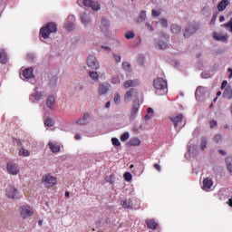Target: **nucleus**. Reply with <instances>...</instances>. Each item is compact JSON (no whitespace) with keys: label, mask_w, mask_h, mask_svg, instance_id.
I'll use <instances>...</instances> for the list:
<instances>
[{"label":"nucleus","mask_w":232,"mask_h":232,"mask_svg":"<svg viewBox=\"0 0 232 232\" xmlns=\"http://www.w3.org/2000/svg\"><path fill=\"white\" fill-rule=\"evenodd\" d=\"M55 32H57V24L48 23L40 29V35H42L43 39H49L50 34H55Z\"/></svg>","instance_id":"nucleus-1"},{"label":"nucleus","mask_w":232,"mask_h":232,"mask_svg":"<svg viewBox=\"0 0 232 232\" xmlns=\"http://www.w3.org/2000/svg\"><path fill=\"white\" fill-rule=\"evenodd\" d=\"M153 86L156 90L163 92L162 95L168 93V82L162 78H157L153 82Z\"/></svg>","instance_id":"nucleus-2"},{"label":"nucleus","mask_w":232,"mask_h":232,"mask_svg":"<svg viewBox=\"0 0 232 232\" xmlns=\"http://www.w3.org/2000/svg\"><path fill=\"white\" fill-rule=\"evenodd\" d=\"M77 3L79 6H86L87 8H92V10H94V12H98V10H101V5L98 4V2L92 1V0H77Z\"/></svg>","instance_id":"nucleus-3"},{"label":"nucleus","mask_w":232,"mask_h":232,"mask_svg":"<svg viewBox=\"0 0 232 232\" xmlns=\"http://www.w3.org/2000/svg\"><path fill=\"white\" fill-rule=\"evenodd\" d=\"M42 183L45 186V188H53L57 184V178L46 174L42 178Z\"/></svg>","instance_id":"nucleus-4"},{"label":"nucleus","mask_w":232,"mask_h":232,"mask_svg":"<svg viewBox=\"0 0 232 232\" xmlns=\"http://www.w3.org/2000/svg\"><path fill=\"white\" fill-rule=\"evenodd\" d=\"M5 196L7 198H11L12 200H15L19 196V190L14 186L10 185L5 189Z\"/></svg>","instance_id":"nucleus-5"},{"label":"nucleus","mask_w":232,"mask_h":232,"mask_svg":"<svg viewBox=\"0 0 232 232\" xmlns=\"http://www.w3.org/2000/svg\"><path fill=\"white\" fill-rule=\"evenodd\" d=\"M198 28H200V24H188L186 27L185 32L183 33L184 37H191V35H193V34L197 33Z\"/></svg>","instance_id":"nucleus-6"},{"label":"nucleus","mask_w":232,"mask_h":232,"mask_svg":"<svg viewBox=\"0 0 232 232\" xmlns=\"http://www.w3.org/2000/svg\"><path fill=\"white\" fill-rule=\"evenodd\" d=\"M34 215V209H32L29 206H22L20 208V216L22 218L26 219L30 218Z\"/></svg>","instance_id":"nucleus-7"},{"label":"nucleus","mask_w":232,"mask_h":232,"mask_svg":"<svg viewBox=\"0 0 232 232\" xmlns=\"http://www.w3.org/2000/svg\"><path fill=\"white\" fill-rule=\"evenodd\" d=\"M6 169L9 175H19V167L14 161L7 162Z\"/></svg>","instance_id":"nucleus-8"},{"label":"nucleus","mask_w":232,"mask_h":232,"mask_svg":"<svg viewBox=\"0 0 232 232\" xmlns=\"http://www.w3.org/2000/svg\"><path fill=\"white\" fill-rule=\"evenodd\" d=\"M169 121H171L174 128H179V124H182V121H184V115L182 113L177 114L176 116L169 117Z\"/></svg>","instance_id":"nucleus-9"},{"label":"nucleus","mask_w":232,"mask_h":232,"mask_svg":"<svg viewBox=\"0 0 232 232\" xmlns=\"http://www.w3.org/2000/svg\"><path fill=\"white\" fill-rule=\"evenodd\" d=\"M87 65L89 66V68H92V70L99 69V62L97 61V58L94 55L88 56Z\"/></svg>","instance_id":"nucleus-10"},{"label":"nucleus","mask_w":232,"mask_h":232,"mask_svg":"<svg viewBox=\"0 0 232 232\" xmlns=\"http://www.w3.org/2000/svg\"><path fill=\"white\" fill-rule=\"evenodd\" d=\"M135 95H137V91L133 88L130 89L125 93L124 102H130V101H131V99L135 97Z\"/></svg>","instance_id":"nucleus-11"},{"label":"nucleus","mask_w":232,"mask_h":232,"mask_svg":"<svg viewBox=\"0 0 232 232\" xmlns=\"http://www.w3.org/2000/svg\"><path fill=\"white\" fill-rule=\"evenodd\" d=\"M139 80H128L124 82L123 87L125 90H128V88H135V86H139Z\"/></svg>","instance_id":"nucleus-12"},{"label":"nucleus","mask_w":232,"mask_h":232,"mask_svg":"<svg viewBox=\"0 0 232 232\" xmlns=\"http://www.w3.org/2000/svg\"><path fill=\"white\" fill-rule=\"evenodd\" d=\"M137 113H139V99L138 98L133 102V105L130 112L131 119H134L135 117H137Z\"/></svg>","instance_id":"nucleus-13"},{"label":"nucleus","mask_w":232,"mask_h":232,"mask_svg":"<svg viewBox=\"0 0 232 232\" xmlns=\"http://www.w3.org/2000/svg\"><path fill=\"white\" fill-rule=\"evenodd\" d=\"M44 97V94L43 92H35L30 95L29 100L31 102H38V101H41Z\"/></svg>","instance_id":"nucleus-14"},{"label":"nucleus","mask_w":232,"mask_h":232,"mask_svg":"<svg viewBox=\"0 0 232 232\" xmlns=\"http://www.w3.org/2000/svg\"><path fill=\"white\" fill-rule=\"evenodd\" d=\"M213 188V180L209 178L203 179V189L204 191H209Z\"/></svg>","instance_id":"nucleus-15"},{"label":"nucleus","mask_w":232,"mask_h":232,"mask_svg":"<svg viewBox=\"0 0 232 232\" xmlns=\"http://www.w3.org/2000/svg\"><path fill=\"white\" fill-rule=\"evenodd\" d=\"M145 223L147 224V227L152 230L157 229V227L159 226V224H157V221H155V219H147Z\"/></svg>","instance_id":"nucleus-16"},{"label":"nucleus","mask_w":232,"mask_h":232,"mask_svg":"<svg viewBox=\"0 0 232 232\" xmlns=\"http://www.w3.org/2000/svg\"><path fill=\"white\" fill-rule=\"evenodd\" d=\"M23 75L24 79H34V69L33 68H27L24 70Z\"/></svg>","instance_id":"nucleus-17"},{"label":"nucleus","mask_w":232,"mask_h":232,"mask_svg":"<svg viewBox=\"0 0 232 232\" xmlns=\"http://www.w3.org/2000/svg\"><path fill=\"white\" fill-rule=\"evenodd\" d=\"M227 6H229V1L228 0H222L218 5V12H224V10L226 8H227Z\"/></svg>","instance_id":"nucleus-18"},{"label":"nucleus","mask_w":232,"mask_h":232,"mask_svg":"<svg viewBox=\"0 0 232 232\" xmlns=\"http://www.w3.org/2000/svg\"><path fill=\"white\" fill-rule=\"evenodd\" d=\"M48 146L53 153H59V151H61V146L57 143L49 142Z\"/></svg>","instance_id":"nucleus-19"},{"label":"nucleus","mask_w":232,"mask_h":232,"mask_svg":"<svg viewBox=\"0 0 232 232\" xmlns=\"http://www.w3.org/2000/svg\"><path fill=\"white\" fill-rule=\"evenodd\" d=\"M88 119H90V115L88 113H85L82 118H80L76 122L77 124H80L81 126H84L88 124Z\"/></svg>","instance_id":"nucleus-20"},{"label":"nucleus","mask_w":232,"mask_h":232,"mask_svg":"<svg viewBox=\"0 0 232 232\" xmlns=\"http://www.w3.org/2000/svg\"><path fill=\"white\" fill-rule=\"evenodd\" d=\"M224 99H232V89L231 87H227L223 92Z\"/></svg>","instance_id":"nucleus-21"},{"label":"nucleus","mask_w":232,"mask_h":232,"mask_svg":"<svg viewBox=\"0 0 232 232\" xmlns=\"http://www.w3.org/2000/svg\"><path fill=\"white\" fill-rule=\"evenodd\" d=\"M213 37L214 39H216V41H227V36L218 34V33H214L213 34Z\"/></svg>","instance_id":"nucleus-22"},{"label":"nucleus","mask_w":232,"mask_h":232,"mask_svg":"<svg viewBox=\"0 0 232 232\" xmlns=\"http://www.w3.org/2000/svg\"><path fill=\"white\" fill-rule=\"evenodd\" d=\"M102 32H108V28H110V22L106 18H102Z\"/></svg>","instance_id":"nucleus-23"},{"label":"nucleus","mask_w":232,"mask_h":232,"mask_svg":"<svg viewBox=\"0 0 232 232\" xmlns=\"http://www.w3.org/2000/svg\"><path fill=\"white\" fill-rule=\"evenodd\" d=\"M18 155H20V157H30V150L22 147L19 150Z\"/></svg>","instance_id":"nucleus-24"},{"label":"nucleus","mask_w":232,"mask_h":232,"mask_svg":"<svg viewBox=\"0 0 232 232\" xmlns=\"http://www.w3.org/2000/svg\"><path fill=\"white\" fill-rule=\"evenodd\" d=\"M128 146H140V140L139 138H132L129 140Z\"/></svg>","instance_id":"nucleus-25"},{"label":"nucleus","mask_w":232,"mask_h":232,"mask_svg":"<svg viewBox=\"0 0 232 232\" xmlns=\"http://www.w3.org/2000/svg\"><path fill=\"white\" fill-rule=\"evenodd\" d=\"M53 104H55V97L49 96L46 101V105L49 108V110H52V106H53Z\"/></svg>","instance_id":"nucleus-26"},{"label":"nucleus","mask_w":232,"mask_h":232,"mask_svg":"<svg viewBox=\"0 0 232 232\" xmlns=\"http://www.w3.org/2000/svg\"><path fill=\"white\" fill-rule=\"evenodd\" d=\"M144 21H146V11H141L136 20V23H144Z\"/></svg>","instance_id":"nucleus-27"},{"label":"nucleus","mask_w":232,"mask_h":232,"mask_svg":"<svg viewBox=\"0 0 232 232\" xmlns=\"http://www.w3.org/2000/svg\"><path fill=\"white\" fill-rule=\"evenodd\" d=\"M108 86L104 85V84H100L99 85V93L100 95H104L106 93H108Z\"/></svg>","instance_id":"nucleus-28"},{"label":"nucleus","mask_w":232,"mask_h":232,"mask_svg":"<svg viewBox=\"0 0 232 232\" xmlns=\"http://www.w3.org/2000/svg\"><path fill=\"white\" fill-rule=\"evenodd\" d=\"M81 19L83 24H88V23H90V15L86 13L81 14Z\"/></svg>","instance_id":"nucleus-29"},{"label":"nucleus","mask_w":232,"mask_h":232,"mask_svg":"<svg viewBox=\"0 0 232 232\" xmlns=\"http://www.w3.org/2000/svg\"><path fill=\"white\" fill-rule=\"evenodd\" d=\"M170 30H171L172 34H180L182 29L178 24H172L170 27Z\"/></svg>","instance_id":"nucleus-30"},{"label":"nucleus","mask_w":232,"mask_h":232,"mask_svg":"<svg viewBox=\"0 0 232 232\" xmlns=\"http://www.w3.org/2000/svg\"><path fill=\"white\" fill-rule=\"evenodd\" d=\"M122 208H124L125 209H131L133 208V202L132 201H126L124 200L122 202Z\"/></svg>","instance_id":"nucleus-31"},{"label":"nucleus","mask_w":232,"mask_h":232,"mask_svg":"<svg viewBox=\"0 0 232 232\" xmlns=\"http://www.w3.org/2000/svg\"><path fill=\"white\" fill-rule=\"evenodd\" d=\"M0 63L6 64V53L0 51Z\"/></svg>","instance_id":"nucleus-32"},{"label":"nucleus","mask_w":232,"mask_h":232,"mask_svg":"<svg viewBox=\"0 0 232 232\" xmlns=\"http://www.w3.org/2000/svg\"><path fill=\"white\" fill-rule=\"evenodd\" d=\"M227 160V168L230 173H232V157H228L226 159Z\"/></svg>","instance_id":"nucleus-33"},{"label":"nucleus","mask_w":232,"mask_h":232,"mask_svg":"<svg viewBox=\"0 0 232 232\" xmlns=\"http://www.w3.org/2000/svg\"><path fill=\"white\" fill-rule=\"evenodd\" d=\"M89 76L91 77V79H92V81H99V74L97 73V72H89Z\"/></svg>","instance_id":"nucleus-34"},{"label":"nucleus","mask_w":232,"mask_h":232,"mask_svg":"<svg viewBox=\"0 0 232 232\" xmlns=\"http://www.w3.org/2000/svg\"><path fill=\"white\" fill-rule=\"evenodd\" d=\"M54 124H55V122L51 118H47L44 121V125L47 126L48 128H52Z\"/></svg>","instance_id":"nucleus-35"},{"label":"nucleus","mask_w":232,"mask_h":232,"mask_svg":"<svg viewBox=\"0 0 232 232\" xmlns=\"http://www.w3.org/2000/svg\"><path fill=\"white\" fill-rule=\"evenodd\" d=\"M121 66H122L123 70H125V72H131V64H130V63L124 62V63H122Z\"/></svg>","instance_id":"nucleus-36"},{"label":"nucleus","mask_w":232,"mask_h":232,"mask_svg":"<svg viewBox=\"0 0 232 232\" xmlns=\"http://www.w3.org/2000/svg\"><path fill=\"white\" fill-rule=\"evenodd\" d=\"M130 139V133L129 132H124L120 140H121V142H126V140H128Z\"/></svg>","instance_id":"nucleus-37"},{"label":"nucleus","mask_w":232,"mask_h":232,"mask_svg":"<svg viewBox=\"0 0 232 232\" xmlns=\"http://www.w3.org/2000/svg\"><path fill=\"white\" fill-rule=\"evenodd\" d=\"M208 146V139L207 138H202L201 140V144H200V148L202 150H204Z\"/></svg>","instance_id":"nucleus-38"},{"label":"nucleus","mask_w":232,"mask_h":232,"mask_svg":"<svg viewBox=\"0 0 232 232\" xmlns=\"http://www.w3.org/2000/svg\"><path fill=\"white\" fill-rule=\"evenodd\" d=\"M123 177H124V179L127 180V182L131 181L133 179V176H131V173H130V172H125L123 174Z\"/></svg>","instance_id":"nucleus-39"},{"label":"nucleus","mask_w":232,"mask_h":232,"mask_svg":"<svg viewBox=\"0 0 232 232\" xmlns=\"http://www.w3.org/2000/svg\"><path fill=\"white\" fill-rule=\"evenodd\" d=\"M121 103V94L116 93L114 95V104L119 105Z\"/></svg>","instance_id":"nucleus-40"},{"label":"nucleus","mask_w":232,"mask_h":232,"mask_svg":"<svg viewBox=\"0 0 232 232\" xmlns=\"http://www.w3.org/2000/svg\"><path fill=\"white\" fill-rule=\"evenodd\" d=\"M126 39H133L135 37V33L129 31L125 34Z\"/></svg>","instance_id":"nucleus-41"},{"label":"nucleus","mask_w":232,"mask_h":232,"mask_svg":"<svg viewBox=\"0 0 232 232\" xmlns=\"http://www.w3.org/2000/svg\"><path fill=\"white\" fill-rule=\"evenodd\" d=\"M159 47L160 50H166L168 49V44H166V42H160L159 43Z\"/></svg>","instance_id":"nucleus-42"},{"label":"nucleus","mask_w":232,"mask_h":232,"mask_svg":"<svg viewBox=\"0 0 232 232\" xmlns=\"http://www.w3.org/2000/svg\"><path fill=\"white\" fill-rule=\"evenodd\" d=\"M114 180H115V175H113V174L106 177V181L107 182H111V184H113Z\"/></svg>","instance_id":"nucleus-43"},{"label":"nucleus","mask_w":232,"mask_h":232,"mask_svg":"<svg viewBox=\"0 0 232 232\" xmlns=\"http://www.w3.org/2000/svg\"><path fill=\"white\" fill-rule=\"evenodd\" d=\"M112 84H121V78L118 75L112 77Z\"/></svg>","instance_id":"nucleus-44"},{"label":"nucleus","mask_w":232,"mask_h":232,"mask_svg":"<svg viewBox=\"0 0 232 232\" xmlns=\"http://www.w3.org/2000/svg\"><path fill=\"white\" fill-rule=\"evenodd\" d=\"M65 28H66V30H68L69 32H72V30H73V28H74L73 23L66 24Z\"/></svg>","instance_id":"nucleus-45"},{"label":"nucleus","mask_w":232,"mask_h":232,"mask_svg":"<svg viewBox=\"0 0 232 232\" xmlns=\"http://www.w3.org/2000/svg\"><path fill=\"white\" fill-rule=\"evenodd\" d=\"M111 142H112L113 146H120L121 145V141L117 138H112Z\"/></svg>","instance_id":"nucleus-46"},{"label":"nucleus","mask_w":232,"mask_h":232,"mask_svg":"<svg viewBox=\"0 0 232 232\" xmlns=\"http://www.w3.org/2000/svg\"><path fill=\"white\" fill-rule=\"evenodd\" d=\"M214 142H220V140H222V136L220 134H217L214 138H213Z\"/></svg>","instance_id":"nucleus-47"},{"label":"nucleus","mask_w":232,"mask_h":232,"mask_svg":"<svg viewBox=\"0 0 232 232\" xmlns=\"http://www.w3.org/2000/svg\"><path fill=\"white\" fill-rule=\"evenodd\" d=\"M160 24L163 26V28H168V20L162 18L160 20Z\"/></svg>","instance_id":"nucleus-48"},{"label":"nucleus","mask_w":232,"mask_h":232,"mask_svg":"<svg viewBox=\"0 0 232 232\" xmlns=\"http://www.w3.org/2000/svg\"><path fill=\"white\" fill-rule=\"evenodd\" d=\"M13 143L16 144V146H21V144H23V142L19 139H13Z\"/></svg>","instance_id":"nucleus-49"},{"label":"nucleus","mask_w":232,"mask_h":232,"mask_svg":"<svg viewBox=\"0 0 232 232\" xmlns=\"http://www.w3.org/2000/svg\"><path fill=\"white\" fill-rule=\"evenodd\" d=\"M152 15H153V17H159V15H160V11H157V10L153 9Z\"/></svg>","instance_id":"nucleus-50"},{"label":"nucleus","mask_w":232,"mask_h":232,"mask_svg":"<svg viewBox=\"0 0 232 232\" xmlns=\"http://www.w3.org/2000/svg\"><path fill=\"white\" fill-rule=\"evenodd\" d=\"M113 57L116 61V63H121V55L114 53Z\"/></svg>","instance_id":"nucleus-51"},{"label":"nucleus","mask_w":232,"mask_h":232,"mask_svg":"<svg viewBox=\"0 0 232 232\" xmlns=\"http://www.w3.org/2000/svg\"><path fill=\"white\" fill-rule=\"evenodd\" d=\"M217 126H218L217 121H210V128L211 129L217 128Z\"/></svg>","instance_id":"nucleus-52"},{"label":"nucleus","mask_w":232,"mask_h":232,"mask_svg":"<svg viewBox=\"0 0 232 232\" xmlns=\"http://www.w3.org/2000/svg\"><path fill=\"white\" fill-rule=\"evenodd\" d=\"M146 27L149 32H153V26H151V24H150L149 23H146Z\"/></svg>","instance_id":"nucleus-53"},{"label":"nucleus","mask_w":232,"mask_h":232,"mask_svg":"<svg viewBox=\"0 0 232 232\" xmlns=\"http://www.w3.org/2000/svg\"><path fill=\"white\" fill-rule=\"evenodd\" d=\"M227 28H230V32H232V18L230 21L226 24Z\"/></svg>","instance_id":"nucleus-54"},{"label":"nucleus","mask_w":232,"mask_h":232,"mask_svg":"<svg viewBox=\"0 0 232 232\" xmlns=\"http://www.w3.org/2000/svg\"><path fill=\"white\" fill-rule=\"evenodd\" d=\"M216 21H217V14H214L210 21V24H215Z\"/></svg>","instance_id":"nucleus-55"},{"label":"nucleus","mask_w":232,"mask_h":232,"mask_svg":"<svg viewBox=\"0 0 232 232\" xmlns=\"http://www.w3.org/2000/svg\"><path fill=\"white\" fill-rule=\"evenodd\" d=\"M154 168L155 169H157V171H160V165H159L158 163L154 164Z\"/></svg>","instance_id":"nucleus-56"},{"label":"nucleus","mask_w":232,"mask_h":232,"mask_svg":"<svg viewBox=\"0 0 232 232\" xmlns=\"http://www.w3.org/2000/svg\"><path fill=\"white\" fill-rule=\"evenodd\" d=\"M102 48L105 50V52H111V49L108 46H102Z\"/></svg>","instance_id":"nucleus-57"},{"label":"nucleus","mask_w":232,"mask_h":232,"mask_svg":"<svg viewBox=\"0 0 232 232\" xmlns=\"http://www.w3.org/2000/svg\"><path fill=\"white\" fill-rule=\"evenodd\" d=\"M147 111H148V113H151V114L154 113L153 108H151V107H149V108L147 109Z\"/></svg>","instance_id":"nucleus-58"},{"label":"nucleus","mask_w":232,"mask_h":232,"mask_svg":"<svg viewBox=\"0 0 232 232\" xmlns=\"http://www.w3.org/2000/svg\"><path fill=\"white\" fill-rule=\"evenodd\" d=\"M226 86H227V81H223L221 84V88H225Z\"/></svg>","instance_id":"nucleus-59"},{"label":"nucleus","mask_w":232,"mask_h":232,"mask_svg":"<svg viewBox=\"0 0 232 232\" xmlns=\"http://www.w3.org/2000/svg\"><path fill=\"white\" fill-rule=\"evenodd\" d=\"M75 140H81V134H76L74 136Z\"/></svg>","instance_id":"nucleus-60"},{"label":"nucleus","mask_w":232,"mask_h":232,"mask_svg":"<svg viewBox=\"0 0 232 232\" xmlns=\"http://www.w3.org/2000/svg\"><path fill=\"white\" fill-rule=\"evenodd\" d=\"M219 21L220 23H223V21H226V18L224 17V15L219 16Z\"/></svg>","instance_id":"nucleus-61"},{"label":"nucleus","mask_w":232,"mask_h":232,"mask_svg":"<svg viewBox=\"0 0 232 232\" xmlns=\"http://www.w3.org/2000/svg\"><path fill=\"white\" fill-rule=\"evenodd\" d=\"M218 153H220V155L226 156V151H224L223 150H219Z\"/></svg>","instance_id":"nucleus-62"},{"label":"nucleus","mask_w":232,"mask_h":232,"mask_svg":"<svg viewBox=\"0 0 232 232\" xmlns=\"http://www.w3.org/2000/svg\"><path fill=\"white\" fill-rule=\"evenodd\" d=\"M227 71L230 72V74H229L228 77H229V79H231V77H232V69H231V68H228Z\"/></svg>","instance_id":"nucleus-63"},{"label":"nucleus","mask_w":232,"mask_h":232,"mask_svg":"<svg viewBox=\"0 0 232 232\" xmlns=\"http://www.w3.org/2000/svg\"><path fill=\"white\" fill-rule=\"evenodd\" d=\"M228 206H230V208H232V198H230L227 202Z\"/></svg>","instance_id":"nucleus-64"}]
</instances>
